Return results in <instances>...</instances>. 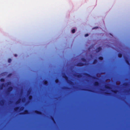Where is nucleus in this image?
<instances>
[{
  "label": "nucleus",
  "mask_w": 130,
  "mask_h": 130,
  "mask_svg": "<svg viewBox=\"0 0 130 130\" xmlns=\"http://www.w3.org/2000/svg\"><path fill=\"white\" fill-rule=\"evenodd\" d=\"M24 108V107H22L20 109V111H22L23 110Z\"/></svg>",
  "instance_id": "23"
},
{
  "label": "nucleus",
  "mask_w": 130,
  "mask_h": 130,
  "mask_svg": "<svg viewBox=\"0 0 130 130\" xmlns=\"http://www.w3.org/2000/svg\"><path fill=\"white\" fill-rule=\"evenodd\" d=\"M0 81L1 82H4L5 81V79L3 78H1L0 79Z\"/></svg>",
  "instance_id": "21"
},
{
  "label": "nucleus",
  "mask_w": 130,
  "mask_h": 130,
  "mask_svg": "<svg viewBox=\"0 0 130 130\" xmlns=\"http://www.w3.org/2000/svg\"><path fill=\"white\" fill-rule=\"evenodd\" d=\"M78 74H75L74 76L78 78H79L82 76V75L80 73H78Z\"/></svg>",
  "instance_id": "12"
},
{
  "label": "nucleus",
  "mask_w": 130,
  "mask_h": 130,
  "mask_svg": "<svg viewBox=\"0 0 130 130\" xmlns=\"http://www.w3.org/2000/svg\"><path fill=\"white\" fill-rule=\"evenodd\" d=\"M97 28H98V27H94L93 28H92V29H96Z\"/></svg>",
  "instance_id": "29"
},
{
  "label": "nucleus",
  "mask_w": 130,
  "mask_h": 130,
  "mask_svg": "<svg viewBox=\"0 0 130 130\" xmlns=\"http://www.w3.org/2000/svg\"><path fill=\"white\" fill-rule=\"evenodd\" d=\"M5 102L4 100H1L0 102V105L1 106H3L4 105Z\"/></svg>",
  "instance_id": "11"
},
{
  "label": "nucleus",
  "mask_w": 130,
  "mask_h": 130,
  "mask_svg": "<svg viewBox=\"0 0 130 130\" xmlns=\"http://www.w3.org/2000/svg\"><path fill=\"white\" fill-rule=\"evenodd\" d=\"M20 101L19 100H18L16 102V104H18L20 103Z\"/></svg>",
  "instance_id": "27"
},
{
  "label": "nucleus",
  "mask_w": 130,
  "mask_h": 130,
  "mask_svg": "<svg viewBox=\"0 0 130 130\" xmlns=\"http://www.w3.org/2000/svg\"><path fill=\"white\" fill-rule=\"evenodd\" d=\"M35 112L36 114L40 115H42V112L40 111H39L37 110H35Z\"/></svg>",
  "instance_id": "8"
},
{
  "label": "nucleus",
  "mask_w": 130,
  "mask_h": 130,
  "mask_svg": "<svg viewBox=\"0 0 130 130\" xmlns=\"http://www.w3.org/2000/svg\"><path fill=\"white\" fill-rule=\"evenodd\" d=\"M122 54L119 53L118 54V56L120 58H121L122 57Z\"/></svg>",
  "instance_id": "22"
},
{
  "label": "nucleus",
  "mask_w": 130,
  "mask_h": 130,
  "mask_svg": "<svg viewBox=\"0 0 130 130\" xmlns=\"http://www.w3.org/2000/svg\"><path fill=\"white\" fill-rule=\"evenodd\" d=\"M111 86V84L110 82H106L104 84V87L105 88V89H112L110 88ZM59 89H104L98 88V89H84V88H78V89H73L70 88H63Z\"/></svg>",
  "instance_id": "2"
},
{
  "label": "nucleus",
  "mask_w": 130,
  "mask_h": 130,
  "mask_svg": "<svg viewBox=\"0 0 130 130\" xmlns=\"http://www.w3.org/2000/svg\"><path fill=\"white\" fill-rule=\"evenodd\" d=\"M84 75L85 76H86L87 77H92V78H93V79H96V77H94V76H92L91 75H90V74L87 73H85L84 74Z\"/></svg>",
  "instance_id": "5"
},
{
  "label": "nucleus",
  "mask_w": 130,
  "mask_h": 130,
  "mask_svg": "<svg viewBox=\"0 0 130 130\" xmlns=\"http://www.w3.org/2000/svg\"><path fill=\"white\" fill-rule=\"evenodd\" d=\"M51 119L54 122V123H55V122L54 120V118L53 117L51 116Z\"/></svg>",
  "instance_id": "20"
},
{
  "label": "nucleus",
  "mask_w": 130,
  "mask_h": 130,
  "mask_svg": "<svg viewBox=\"0 0 130 130\" xmlns=\"http://www.w3.org/2000/svg\"><path fill=\"white\" fill-rule=\"evenodd\" d=\"M29 113V111L27 110H25L24 112L20 113V115H27Z\"/></svg>",
  "instance_id": "4"
},
{
  "label": "nucleus",
  "mask_w": 130,
  "mask_h": 130,
  "mask_svg": "<svg viewBox=\"0 0 130 130\" xmlns=\"http://www.w3.org/2000/svg\"><path fill=\"white\" fill-rule=\"evenodd\" d=\"M125 62H126V63L128 65H129L130 64L129 62V61L127 60V59H126L125 60Z\"/></svg>",
  "instance_id": "14"
},
{
  "label": "nucleus",
  "mask_w": 130,
  "mask_h": 130,
  "mask_svg": "<svg viewBox=\"0 0 130 130\" xmlns=\"http://www.w3.org/2000/svg\"><path fill=\"white\" fill-rule=\"evenodd\" d=\"M102 49L101 47H99L97 48L96 49V52L98 53L100 52Z\"/></svg>",
  "instance_id": "13"
},
{
  "label": "nucleus",
  "mask_w": 130,
  "mask_h": 130,
  "mask_svg": "<svg viewBox=\"0 0 130 130\" xmlns=\"http://www.w3.org/2000/svg\"><path fill=\"white\" fill-rule=\"evenodd\" d=\"M97 62L98 61L97 60H96V59H95L93 61V64H96L97 63Z\"/></svg>",
  "instance_id": "18"
},
{
  "label": "nucleus",
  "mask_w": 130,
  "mask_h": 130,
  "mask_svg": "<svg viewBox=\"0 0 130 130\" xmlns=\"http://www.w3.org/2000/svg\"><path fill=\"white\" fill-rule=\"evenodd\" d=\"M59 79H58L57 78L55 79V82L56 83H59Z\"/></svg>",
  "instance_id": "19"
},
{
  "label": "nucleus",
  "mask_w": 130,
  "mask_h": 130,
  "mask_svg": "<svg viewBox=\"0 0 130 130\" xmlns=\"http://www.w3.org/2000/svg\"><path fill=\"white\" fill-rule=\"evenodd\" d=\"M43 84L46 86H47L48 85V81L47 80H44L43 81Z\"/></svg>",
  "instance_id": "9"
},
{
  "label": "nucleus",
  "mask_w": 130,
  "mask_h": 130,
  "mask_svg": "<svg viewBox=\"0 0 130 130\" xmlns=\"http://www.w3.org/2000/svg\"><path fill=\"white\" fill-rule=\"evenodd\" d=\"M84 62H86V59L84 58H82L81 59Z\"/></svg>",
  "instance_id": "15"
},
{
  "label": "nucleus",
  "mask_w": 130,
  "mask_h": 130,
  "mask_svg": "<svg viewBox=\"0 0 130 130\" xmlns=\"http://www.w3.org/2000/svg\"><path fill=\"white\" fill-rule=\"evenodd\" d=\"M15 56L16 57L17 56V54H15Z\"/></svg>",
  "instance_id": "30"
},
{
  "label": "nucleus",
  "mask_w": 130,
  "mask_h": 130,
  "mask_svg": "<svg viewBox=\"0 0 130 130\" xmlns=\"http://www.w3.org/2000/svg\"><path fill=\"white\" fill-rule=\"evenodd\" d=\"M8 61L9 63H10L11 61V59H9Z\"/></svg>",
  "instance_id": "26"
},
{
  "label": "nucleus",
  "mask_w": 130,
  "mask_h": 130,
  "mask_svg": "<svg viewBox=\"0 0 130 130\" xmlns=\"http://www.w3.org/2000/svg\"><path fill=\"white\" fill-rule=\"evenodd\" d=\"M28 98L29 100H31L32 99V96L31 95H30Z\"/></svg>",
  "instance_id": "17"
},
{
  "label": "nucleus",
  "mask_w": 130,
  "mask_h": 130,
  "mask_svg": "<svg viewBox=\"0 0 130 130\" xmlns=\"http://www.w3.org/2000/svg\"><path fill=\"white\" fill-rule=\"evenodd\" d=\"M99 59L101 60H102L103 59V57L102 56H100L99 57Z\"/></svg>",
  "instance_id": "24"
},
{
  "label": "nucleus",
  "mask_w": 130,
  "mask_h": 130,
  "mask_svg": "<svg viewBox=\"0 0 130 130\" xmlns=\"http://www.w3.org/2000/svg\"><path fill=\"white\" fill-rule=\"evenodd\" d=\"M89 35V34H85V36L86 37H87Z\"/></svg>",
  "instance_id": "28"
},
{
  "label": "nucleus",
  "mask_w": 130,
  "mask_h": 130,
  "mask_svg": "<svg viewBox=\"0 0 130 130\" xmlns=\"http://www.w3.org/2000/svg\"><path fill=\"white\" fill-rule=\"evenodd\" d=\"M12 83L10 82H8L5 83H3L0 85V89H13L12 87L11 86Z\"/></svg>",
  "instance_id": "1"
},
{
  "label": "nucleus",
  "mask_w": 130,
  "mask_h": 130,
  "mask_svg": "<svg viewBox=\"0 0 130 130\" xmlns=\"http://www.w3.org/2000/svg\"><path fill=\"white\" fill-rule=\"evenodd\" d=\"M93 85L95 87H98L99 86V83L97 81H95L93 83Z\"/></svg>",
  "instance_id": "6"
},
{
  "label": "nucleus",
  "mask_w": 130,
  "mask_h": 130,
  "mask_svg": "<svg viewBox=\"0 0 130 130\" xmlns=\"http://www.w3.org/2000/svg\"><path fill=\"white\" fill-rule=\"evenodd\" d=\"M63 77L70 86L72 87L74 85V83L71 80L68 79V77L67 75L64 74L63 76Z\"/></svg>",
  "instance_id": "3"
},
{
  "label": "nucleus",
  "mask_w": 130,
  "mask_h": 130,
  "mask_svg": "<svg viewBox=\"0 0 130 130\" xmlns=\"http://www.w3.org/2000/svg\"><path fill=\"white\" fill-rule=\"evenodd\" d=\"M85 65V64L81 62H79L77 64V66H82Z\"/></svg>",
  "instance_id": "7"
},
{
  "label": "nucleus",
  "mask_w": 130,
  "mask_h": 130,
  "mask_svg": "<svg viewBox=\"0 0 130 130\" xmlns=\"http://www.w3.org/2000/svg\"><path fill=\"white\" fill-rule=\"evenodd\" d=\"M129 85V84L128 82H125L123 84V86L124 87H127Z\"/></svg>",
  "instance_id": "10"
},
{
  "label": "nucleus",
  "mask_w": 130,
  "mask_h": 130,
  "mask_svg": "<svg viewBox=\"0 0 130 130\" xmlns=\"http://www.w3.org/2000/svg\"><path fill=\"white\" fill-rule=\"evenodd\" d=\"M107 94H109L110 93H107Z\"/></svg>",
  "instance_id": "31"
},
{
  "label": "nucleus",
  "mask_w": 130,
  "mask_h": 130,
  "mask_svg": "<svg viewBox=\"0 0 130 130\" xmlns=\"http://www.w3.org/2000/svg\"><path fill=\"white\" fill-rule=\"evenodd\" d=\"M72 33H74L75 32V30L74 29H73L72 30Z\"/></svg>",
  "instance_id": "25"
},
{
  "label": "nucleus",
  "mask_w": 130,
  "mask_h": 130,
  "mask_svg": "<svg viewBox=\"0 0 130 130\" xmlns=\"http://www.w3.org/2000/svg\"><path fill=\"white\" fill-rule=\"evenodd\" d=\"M19 108V107H17L14 108V110L15 111H16L18 110Z\"/></svg>",
  "instance_id": "16"
}]
</instances>
